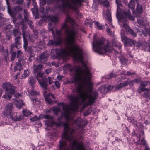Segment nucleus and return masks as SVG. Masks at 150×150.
Listing matches in <instances>:
<instances>
[{
	"label": "nucleus",
	"mask_w": 150,
	"mask_h": 150,
	"mask_svg": "<svg viewBox=\"0 0 150 150\" xmlns=\"http://www.w3.org/2000/svg\"><path fill=\"white\" fill-rule=\"evenodd\" d=\"M67 120V122L64 124V132L62 136V139L59 141V148L60 150H85V147L82 142H78L74 140L71 143L69 147L67 145L66 140H71L72 137L71 135L74 129L70 131L68 120L71 118L70 116H65Z\"/></svg>",
	"instance_id": "f257e3e1"
},
{
	"label": "nucleus",
	"mask_w": 150,
	"mask_h": 150,
	"mask_svg": "<svg viewBox=\"0 0 150 150\" xmlns=\"http://www.w3.org/2000/svg\"><path fill=\"white\" fill-rule=\"evenodd\" d=\"M96 36L94 34L93 36V49L95 51L100 54H103L107 52H111L114 50L116 53H118L115 50H114L113 47H117L118 49L120 48L121 45L119 42L115 40H113L112 41H108L107 43L104 45V40L100 39L96 41Z\"/></svg>",
	"instance_id": "f03ea898"
},
{
	"label": "nucleus",
	"mask_w": 150,
	"mask_h": 150,
	"mask_svg": "<svg viewBox=\"0 0 150 150\" xmlns=\"http://www.w3.org/2000/svg\"><path fill=\"white\" fill-rule=\"evenodd\" d=\"M115 1L117 4L116 16L119 20V24L120 26L124 28L127 32L129 33L132 36L136 37V33L125 23V21L126 20H124V19L121 17V16L123 14L126 18L132 21L134 20V17L131 15L129 10H128L127 11L124 12L123 7L120 3L121 0H115Z\"/></svg>",
	"instance_id": "7ed1b4c3"
},
{
	"label": "nucleus",
	"mask_w": 150,
	"mask_h": 150,
	"mask_svg": "<svg viewBox=\"0 0 150 150\" xmlns=\"http://www.w3.org/2000/svg\"><path fill=\"white\" fill-rule=\"evenodd\" d=\"M62 3L61 6H59L58 8L61 10L65 12L67 8H71L74 9L76 8V6L80 3V0H60Z\"/></svg>",
	"instance_id": "20e7f679"
},
{
	"label": "nucleus",
	"mask_w": 150,
	"mask_h": 150,
	"mask_svg": "<svg viewBox=\"0 0 150 150\" xmlns=\"http://www.w3.org/2000/svg\"><path fill=\"white\" fill-rule=\"evenodd\" d=\"M3 89L6 90L5 94L3 95L4 98L6 99L10 100L12 95L14 93L15 88L10 83H4L2 85Z\"/></svg>",
	"instance_id": "39448f33"
},
{
	"label": "nucleus",
	"mask_w": 150,
	"mask_h": 150,
	"mask_svg": "<svg viewBox=\"0 0 150 150\" xmlns=\"http://www.w3.org/2000/svg\"><path fill=\"white\" fill-rule=\"evenodd\" d=\"M48 29L49 31H51L53 36L54 40H49L48 43V45H49L56 46L59 45L61 42V39L59 37L58 39L56 36L54 35V31L52 29V25L51 23L49 24Z\"/></svg>",
	"instance_id": "423d86ee"
},
{
	"label": "nucleus",
	"mask_w": 150,
	"mask_h": 150,
	"mask_svg": "<svg viewBox=\"0 0 150 150\" xmlns=\"http://www.w3.org/2000/svg\"><path fill=\"white\" fill-rule=\"evenodd\" d=\"M149 84H150L149 81L142 82L140 83V88L138 90L139 93H140L141 91H147V92H144L143 95L144 97L146 98H149L150 97L149 93H150V89L145 88Z\"/></svg>",
	"instance_id": "0eeeda50"
},
{
	"label": "nucleus",
	"mask_w": 150,
	"mask_h": 150,
	"mask_svg": "<svg viewBox=\"0 0 150 150\" xmlns=\"http://www.w3.org/2000/svg\"><path fill=\"white\" fill-rule=\"evenodd\" d=\"M137 79H136L130 82H129L127 81H121L118 85L116 86L115 89L116 90H119L121 89L122 87L127 86L129 84L130 86H132L134 83V81H135L136 82H137Z\"/></svg>",
	"instance_id": "6e6552de"
},
{
	"label": "nucleus",
	"mask_w": 150,
	"mask_h": 150,
	"mask_svg": "<svg viewBox=\"0 0 150 150\" xmlns=\"http://www.w3.org/2000/svg\"><path fill=\"white\" fill-rule=\"evenodd\" d=\"M122 40L125 46H131L134 44V41L125 36L122 32L121 33Z\"/></svg>",
	"instance_id": "1a4fd4ad"
},
{
	"label": "nucleus",
	"mask_w": 150,
	"mask_h": 150,
	"mask_svg": "<svg viewBox=\"0 0 150 150\" xmlns=\"http://www.w3.org/2000/svg\"><path fill=\"white\" fill-rule=\"evenodd\" d=\"M43 117L49 120H46L45 121V124L47 126H50L53 125L55 124L53 120V117L52 116L49 115H42Z\"/></svg>",
	"instance_id": "9d476101"
},
{
	"label": "nucleus",
	"mask_w": 150,
	"mask_h": 150,
	"mask_svg": "<svg viewBox=\"0 0 150 150\" xmlns=\"http://www.w3.org/2000/svg\"><path fill=\"white\" fill-rule=\"evenodd\" d=\"M108 14H106L104 12V11H103V16L108 20L109 25L113 28L114 26L112 25V19L111 18V13L109 11H108Z\"/></svg>",
	"instance_id": "9b49d317"
},
{
	"label": "nucleus",
	"mask_w": 150,
	"mask_h": 150,
	"mask_svg": "<svg viewBox=\"0 0 150 150\" xmlns=\"http://www.w3.org/2000/svg\"><path fill=\"white\" fill-rule=\"evenodd\" d=\"M8 116H9L10 118L14 121H20L23 118L22 116L19 115L18 116L16 113H14L13 114L11 113Z\"/></svg>",
	"instance_id": "f8f14e48"
},
{
	"label": "nucleus",
	"mask_w": 150,
	"mask_h": 150,
	"mask_svg": "<svg viewBox=\"0 0 150 150\" xmlns=\"http://www.w3.org/2000/svg\"><path fill=\"white\" fill-rule=\"evenodd\" d=\"M39 84L41 87L44 89H46L47 88L48 84L47 80L45 79L38 81Z\"/></svg>",
	"instance_id": "ddd939ff"
},
{
	"label": "nucleus",
	"mask_w": 150,
	"mask_h": 150,
	"mask_svg": "<svg viewBox=\"0 0 150 150\" xmlns=\"http://www.w3.org/2000/svg\"><path fill=\"white\" fill-rule=\"evenodd\" d=\"M13 109V106L11 103L8 104L5 108V112L8 116L11 113L12 110Z\"/></svg>",
	"instance_id": "4468645a"
},
{
	"label": "nucleus",
	"mask_w": 150,
	"mask_h": 150,
	"mask_svg": "<svg viewBox=\"0 0 150 150\" xmlns=\"http://www.w3.org/2000/svg\"><path fill=\"white\" fill-rule=\"evenodd\" d=\"M102 2L103 5L107 9V11L106 13L104 11V12L106 14H108V11H109L111 13V7L109 5V2L108 1V0H104V1H102Z\"/></svg>",
	"instance_id": "2eb2a0df"
},
{
	"label": "nucleus",
	"mask_w": 150,
	"mask_h": 150,
	"mask_svg": "<svg viewBox=\"0 0 150 150\" xmlns=\"http://www.w3.org/2000/svg\"><path fill=\"white\" fill-rule=\"evenodd\" d=\"M21 38L20 36H17V37H15V42L14 44H11V47L13 48L14 47H15L17 48H18V45H19L21 43L20 41V39Z\"/></svg>",
	"instance_id": "dca6fc26"
},
{
	"label": "nucleus",
	"mask_w": 150,
	"mask_h": 150,
	"mask_svg": "<svg viewBox=\"0 0 150 150\" xmlns=\"http://www.w3.org/2000/svg\"><path fill=\"white\" fill-rule=\"evenodd\" d=\"M48 56V54H47L46 52H43L40 56V61L42 62H43L47 60Z\"/></svg>",
	"instance_id": "f3484780"
},
{
	"label": "nucleus",
	"mask_w": 150,
	"mask_h": 150,
	"mask_svg": "<svg viewBox=\"0 0 150 150\" xmlns=\"http://www.w3.org/2000/svg\"><path fill=\"white\" fill-rule=\"evenodd\" d=\"M82 123V119L79 117H78L74 121L73 124L74 125L77 126L78 127H81Z\"/></svg>",
	"instance_id": "a211bd4d"
},
{
	"label": "nucleus",
	"mask_w": 150,
	"mask_h": 150,
	"mask_svg": "<svg viewBox=\"0 0 150 150\" xmlns=\"http://www.w3.org/2000/svg\"><path fill=\"white\" fill-rule=\"evenodd\" d=\"M13 103H14L16 107L19 108H20L23 105V103L22 100H19V101L14 99L13 100Z\"/></svg>",
	"instance_id": "6ab92c4d"
},
{
	"label": "nucleus",
	"mask_w": 150,
	"mask_h": 150,
	"mask_svg": "<svg viewBox=\"0 0 150 150\" xmlns=\"http://www.w3.org/2000/svg\"><path fill=\"white\" fill-rule=\"evenodd\" d=\"M43 67L42 66L41 64L38 65H34L33 67V71L36 73L38 71L41 69Z\"/></svg>",
	"instance_id": "aec40b11"
},
{
	"label": "nucleus",
	"mask_w": 150,
	"mask_h": 150,
	"mask_svg": "<svg viewBox=\"0 0 150 150\" xmlns=\"http://www.w3.org/2000/svg\"><path fill=\"white\" fill-rule=\"evenodd\" d=\"M137 21L138 23L139 24V26L141 28H145V26L147 25V24L145 23V21H143L142 20V19L141 20H140L139 19V17H138L137 18Z\"/></svg>",
	"instance_id": "412c9836"
},
{
	"label": "nucleus",
	"mask_w": 150,
	"mask_h": 150,
	"mask_svg": "<svg viewBox=\"0 0 150 150\" xmlns=\"http://www.w3.org/2000/svg\"><path fill=\"white\" fill-rule=\"evenodd\" d=\"M22 65L19 62H17L14 67V70L15 71H16L17 70H21L22 69Z\"/></svg>",
	"instance_id": "4be33fe9"
},
{
	"label": "nucleus",
	"mask_w": 150,
	"mask_h": 150,
	"mask_svg": "<svg viewBox=\"0 0 150 150\" xmlns=\"http://www.w3.org/2000/svg\"><path fill=\"white\" fill-rule=\"evenodd\" d=\"M28 92L29 94V96H34L38 95L39 94V93L38 92L35 91H34L33 89H32L31 90H28Z\"/></svg>",
	"instance_id": "5701e85b"
},
{
	"label": "nucleus",
	"mask_w": 150,
	"mask_h": 150,
	"mask_svg": "<svg viewBox=\"0 0 150 150\" xmlns=\"http://www.w3.org/2000/svg\"><path fill=\"white\" fill-rule=\"evenodd\" d=\"M93 22L95 25V27L98 29L101 30L104 28V26L99 23L97 21H94Z\"/></svg>",
	"instance_id": "b1692460"
},
{
	"label": "nucleus",
	"mask_w": 150,
	"mask_h": 150,
	"mask_svg": "<svg viewBox=\"0 0 150 150\" xmlns=\"http://www.w3.org/2000/svg\"><path fill=\"white\" fill-rule=\"evenodd\" d=\"M43 72H42L41 71H40L39 72L37 75L36 76V78L37 79L38 81L40 80H41V79H44L43 78V75L44 74Z\"/></svg>",
	"instance_id": "393cba45"
},
{
	"label": "nucleus",
	"mask_w": 150,
	"mask_h": 150,
	"mask_svg": "<svg viewBox=\"0 0 150 150\" xmlns=\"http://www.w3.org/2000/svg\"><path fill=\"white\" fill-rule=\"evenodd\" d=\"M108 88H107V87L105 86H102L99 89L102 93H105L108 91Z\"/></svg>",
	"instance_id": "a878e982"
},
{
	"label": "nucleus",
	"mask_w": 150,
	"mask_h": 150,
	"mask_svg": "<svg viewBox=\"0 0 150 150\" xmlns=\"http://www.w3.org/2000/svg\"><path fill=\"white\" fill-rule=\"evenodd\" d=\"M136 10L139 13H142V5L139 4V3H138L136 7Z\"/></svg>",
	"instance_id": "bb28decb"
},
{
	"label": "nucleus",
	"mask_w": 150,
	"mask_h": 150,
	"mask_svg": "<svg viewBox=\"0 0 150 150\" xmlns=\"http://www.w3.org/2000/svg\"><path fill=\"white\" fill-rule=\"evenodd\" d=\"M143 49L145 51L150 52V45L147 43H144V45H142Z\"/></svg>",
	"instance_id": "cd10ccee"
},
{
	"label": "nucleus",
	"mask_w": 150,
	"mask_h": 150,
	"mask_svg": "<svg viewBox=\"0 0 150 150\" xmlns=\"http://www.w3.org/2000/svg\"><path fill=\"white\" fill-rule=\"evenodd\" d=\"M135 4L134 1L131 0L128 5L129 8H131L132 10L134 9Z\"/></svg>",
	"instance_id": "c85d7f7f"
},
{
	"label": "nucleus",
	"mask_w": 150,
	"mask_h": 150,
	"mask_svg": "<svg viewBox=\"0 0 150 150\" xmlns=\"http://www.w3.org/2000/svg\"><path fill=\"white\" fill-rule=\"evenodd\" d=\"M93 21L91 19H86L84 22L85 25L87 26L91 27Z\"/></svg>",
	"instance_id": "c756f323"
},
{
	"label": "nucleus",
	"mask_w": 150,
	"mask_h": 150,
	"mask_svg": "<svg viewBox=\"0 0 150 150\" xmlns=\"http://www.w3.org/2000/svg\"><path fill=\"white\" fill-rule=\"evenodd\" d=\"M23 115L25 116H28L32 113L29 110H24L22 111Z\"/></svg>",
	"instance_id": "7c9ffc66"
},
{
	"label": "nucleus",
	"mask_w": 150,
	"mask_h": 150,
	"mask_svg": "<svg viewBox=\"0 0 150 150\" xmlns=\"http://www.w3.org/2000/svg\"><path fill=\"white\" fill-rule=\"evenodd\" d=\"M117 74H114L113 73H111L109 76H105L104 78L105 79H110L112 78L115 77Z\"/></svg>",
	"instance_id": "2f4dec72"
},
{
	"label": "nucleus",
	"mask_w": 150,
	"mask_h": 150,
	"mask_svg": "<svg viewBox=\"0 0 150 150\" xmlns=\"http://www.w3.org/2000/svg\"><path fill=\"white\" fill-rule=\"evenodd\" d=\"M142 31L143 34L144 36H145L146 35V34L145 32H146L147 33H148L149 36H150V29H145V28L144 30L142 29L141 30Z\"/></svg>",
	"instance_id": "473e14b6"
},
{
	"label": "nucleus",
	"mask_w": 150,
	"mask_h": 150,
	"mask_svg": "<svg viewBox=\"0 0 150 150\" xmlns=\"http://www.w3.org/2000/svg\"><path fill=\"white\" fill-rule=\"evenodd\" d=\"M35 82V80L33 77H30L29 79V83L32 86Z\"/></svg>",
	"instance_id": "72a5a7b5"
},
{
	"label": "nucleus",
	"mask_w": 150,
	"mask_h": 150,
	"mask_svg": "<svg viewBox=\"0 0 150 150\" xmlns=\"http://www.w3.org/2000/svg\"><path fill=\"white\" fill-rule=\"evenodd\" d=\"M30 73V71L29 70L27 69L26 70H24L23 75L24 77L25 78L28 76Z\"/></svg>",
	"instance_id": "f704fd0d"
},
{
	"label": "nucleus",
	"mask_w": 150,
	"mask_h": 150,
	"mask_svg": "<svg viewBox=\"0 0 150 150\" xmlns=\"http://www.w3.org/2000/svg\"><path fill=\"white\" fill-rule=\"evenodd\" d=\"M119 59L122 64H124L127 62V60L123 57H120Z\"/></svg>",
	"instance_id": "c9c22d12"
},
{
	"label": "nucleus",
	"mask_w": 150,
	"mask_h": 150,
	"mask_svg": "<svg viewBox=\"0 0 150 150\" xmlns=\"http://www.w3.org/2000/svg\"><path fill=\"white\" fill-rule=\"evenodd\" d=\"M23 38L24 41V45L23 47L24 49L25 50L26 48L27 47L28 45L27 41L26 39L25 38V37L24 35H23Z\"/></svg>",
	"instance_id": "e433bc0d"
},
{
	"label": "nucleus",
	"mask_w": 150,
	"mask_h": 150,
	"mask_svg": "<svg viewBox=\"0 0 150 150\" xmlns=\"http://www.w3.org/2000/svg\"><path fill=\"white\" fill-rule=\"evenodd\" d=\"M13 33L14 34L15 37L20 36V35H21V33L20 32L17 30H14L13 31Z\"/></svg>",
	"instance_id": "4c0bfd02"
},
{
	"label": "nucleus",
	"mask_w": 150,
	"mask_h": 150,
	"mask_svg": "<svg viewBox=\"0 0 150 150\" xmlns=\"http://www.w3.org/2000/svg\"><path fill=\"white\" fill-rule=\"evenodd\" d=\"M12 1L13 3L19 4H22L23 2V0H12Z\"/></svg>",
	"instance_id": "58836bf2"
},
{
	"label": "nucleus",
	"mask_w": 150,
	"mask_h": 150,
	"mask_svg": "<svg viewBox=\"0 0 150 150\" xmlns=\"http://www.w3.org/2000/svg\"><path fill=\"white\" fill-rule=\"evenodd\" d=\"M50 19L51 21L57 22V18L54 16H50Z\"/></svg>",
	"instance_id": "ea45409f"
},
{
	"label": "nucleus",
	"mask_w": 150,
	"mask_h": 150,
	"mask_svg": "<svg viewBox=\"0 0 150 150\" xmlns=\"http://www.w3.org/2000/svg\"><path fill=\"white\" fill-rule=\"evenodd\" d=\"M22 10V8H21L19 6H17L15 8V11L14 12H15L16 13H17L19 12L20 11H21Z\"/></svg>",
	"instance_id": "a19ab883"
},
{
	"label": "nucleus",
	"mask_w": 150,
	"mask_h": 150,
	"mask_svg": "<svg viewBox=\"0 0 150 150\" xmlns=\"http://www.w3.org/2000/svg\"><path fill=\"white\" fill-rule=\"evenodd\" d=\"M45 100L49 104H51L52 103V100L48 97L45 98Z\"/></svg>",
	"instance_id": "79ce46f5"
},
{
	"label": "nucleus",
	"mask_w": 150,
	"mask_h": 150,
	"mask_svg": "<svg viewBox=\"0 0 150 150\" xmlns=\"http://www.w3.org/2000/svg\"><path fill=\"white\" fill-rule=\"evenodd\" d=\"M23 53L21 50H19L17 52V57L21 58L22 56Z\"/></svg>",
	"instance_id": "37998d69"
},
{
	"label": "nucleus",
	"mask_w": 150,
	"mask_h": 150,
	"mask_svg": "<svg viewBox=\"0 0 150 150\" xmlns=\"http://www.w3.org/2000/svg\"><path fill=\"white\" fill-rule=\"evenodd\" d=\"M53 111L56 114H57L58 112L60 110L59 109V108L56 107H54L53 109Z\"/></svg>",
	"instance_id": "c03bdc74"
},
{
	"label": "nucleus",
	"mask_w": 150,
	"mask_h": 150,
	"mask_svg": "<svg viewBox=\"0 0 150 150\" xmlns=\"http://www.w3.org/2000/svg\"><path fill=\"white\" fill-rule=\"evenodd\" d=\"M30 119L31 121L33 122L37 120L38 119V118L36 116H35L34 117L30 118Z\"/></svg>",
	"instance_id": "a18cd8bd"
},
{
	"label": "nucleus",
	"mask_w": 150,
	"mask_h": 150,
	"mask_svg": "<svg viewBox=\"0 0 150 150\" xmlns=\"http://www.w3.org/2000/svg\"><path fill=\"white\" fill-rule=\"evenodd\" d=\"M56 35H54L58 39V38L59 37L60 38V35L61 32L60 31L56 30Z\"/></svg>",
	"instance_id": "49530a36"
},
{
	"label": "nucleus",
	"mask_w": 150,
	"mask_h": 150,
	"mask_svg": "<svg viewBox=\"0 0 150 150\" xmlns=\"http://www.w3.org/2000/svg\"><path fill=\"white\" fill-rule=\"evenodd\" d=\"M144 43L142 44L139 41L137 42V46L138 47H142V48L143 49V46L142 45H144Z\"/></svg>",
	"instance_id": "de8ad7c7"
},
{
	"label": "nucleus",
	"mask_w": 150,
	"mask_h": 150,
	"mask_svg": "<svg viewBox=\"0 0 150 150\" xmlns=\"http://www.w3.org/2000/svg\"><path fill=\"white\" fill-rule=\"evenodd\" d=\"M33 47H29L28 48V49L27 51L28 52H29L30 53H32L33 52Z\"/></svg>",
	"instance_id": "09e8293b"
},
{
	"label": "nucleus",
	"mask_w": 150,
	"mask_h": 150,
	"mask_svg": "<svg viewBox=\"0 0 150 150\" xmlns=\"http://www.w3.org/2000/svg\"><path fill=\"white\" fill-rule=\"evenodd\" d=\"M55 85L57 87V88H59L60 86V83L56 81L54 82Z\"/></svg>",
	"instance_id": "8fccbe9b"
},
{
	"label": "nucleus",
	"mask_w": 150,
	"mask_h": 150,
	"mask_svg": "<svg viewBox=\"0 0 150 150\" xmlns=\"http://www.w3.org/2000/svg\"><path fill=\"white\" fill-rule=\"evenodd\" d=\"M63 78V76L62 75H58L57 76V79L59 81H61L62 78Z\"/></svg>",
	"instance_id": "3c124183"
},
{
	"label": "nucleus",
	"mask_w": 150,
	"mask_h": 150,
	"mask_svg": "<svg viewBox=\"0 0 150 150\" xmlns=\"http://www.w3.org/2000/svg\"><path fill=\"white\" fill-rule=\"evenodd\" d=\"M48 81H49V83L50 84H51L53 83V79L51 77H48Z\"/></svg>",
	"instance_id": "603ef678"
},
{
	"label": "nucleus",
	"mask_w": 150,
	"mask_h": 150,
	"mask_svg": "<svg viewBox=\"0 0 150 150\" xmlns=\"http://www.w3.org/2000/svg\"><path fill=\"white\" fill-rule=\"evenodd\" d=\"M106 29L107 30V32L108 33V34L109 35H111V33H112L111 31L109 29V28L108 27H106Z\"/></svg>",
	"instance_id": "864d4df0"
},
{
	"label": "nucleus",
	"mask_w": 150,
	"mask_h": 150,
	"mask_svg": "<svg viewBox=\"0 0 150 150\" xmlns=\"http://www.w3.org/2000/svg\"><path fill=\"white\" fill-rule=\"evenodd\" d=\"M140 143L141 144L144 145L146 144V142L145 140L143 139L141 140V143Z\"/></svg>",
	"instance_id": "5fc2aeb1"
},
{
	"label": "nucleus",
	"mask_w": 150,
	"mask_h": 150,
	"mask_svg": "<svg viewBox=\"0 0 150 150\" xmlns=\"http://www.w3.org/2000/svg\"><path fill=\"white\" fill-rule=\"evenodd\" d=\"M51 70H52V69H46L45 70V72L47 74H48L50 72Z\"/></svg>",
	"instance_id": "6e6d98bb"
},
{
	"label": "nucleus",
	"mask_w": 150,
	"mask_h": 150,
	"mask_svg": "<svg viewBox=\"0 0 150 150\" xmlns=\"http://www.w3.org/2000/svg\"><path fill=\"white\" fill-rule=\"evenodd\" d=\"M49 96H51L52 97V98L54 99H55V97L54 95L50 93L48 95Z\"/></svg>",
	"instance_id": "4d7b16f0"
},
{
	"label": "nucleus",
	"mask_w": 150,
	"mask_h": 150,
	"mask_svg": "<svg viewBox=\"0 0 150 150\" xmlns=\"http://www.w3.org/2000/svg\"><path fill=\"white\" fill-rule=\"evenodd\" d=\"M19 75V73H18L15 76V80H17V79L18 78V76Z\"/></svg>",
	"instance_id": "13d9d810"
},
{
	"label": "nucleus",
	"mask_w": 150,
	"mask_h": 150,
	"mask_svg": "<svg viewBox=\"0 0 150 150\" xmlns=\"http://www.w3.org/2000/svg\"><path fill=\"white\" fill-rule=\"evenodd\" d=\"M24 13L25 16H26L28 15V13L27 12V10L26 9H24Z\"/></svg>",
	"instance_id": "bf43d9fd"
},
{
	"label": "nucleus",
	"mask_w": 150,
	"mask_h": 150,
	"mask_svg": "<svg viewBox=\"0 0 150 150\" xmlns=\"http://www.w3.org/2000/svg\"><path fill=\"white\" fill-rule=\"evenodd\" d=\"M107 88H108V91H109L112 88V86H108L107 87H106Z\"/></svg>",
	"instance_id": "052dcab7"
},
{
	"label": "nucleus",
	"mask_w": 150,
	"mask_h": 150,
	"mask_svg": "<svg viewBox=\"0 0 150 150\" xmlns=\"http://www.w3.org/2000/svg\"><path fill=\"white\" fill-rule=\"evenodd\" d=\"M16 54V52H14L12 53L11 56L13 57H15Z\"/></svg>",
	"instance_id": "680f3d73"
},
{
	"label": "nucleus",
	"mask_w": 150,
	"mask_h": 150,
	"mask_svg": "<svg viewBox=\"0 0 150 150\" xmlns=\"http://www.w3.org/2000/svg\"><path fill=\"white\" fill-rule=\"evenodd\" d=\"M40 9L41 10L40 12H42V13H43V10H44V8L43 7H41L40 8Z\"/></svg>",
	"instance_id": "e2e57ef3"
},
{
	"label": "nucleus",
	"mask_w": 150,
	"mask_h": 150,
	"mask_svg": "<svg viewBox=\"0 0 150 150\" xmlns=\"http://www.w3.org/2000/svg\"><path fill=\"white\" fill-rule=\"evenodd\" d=\"M145 150H150V149L148 147H146L145 148Z\"/></svg>",
	"instance_id": "0e129e2a"
},
{
	"label": "nucleus",
	"mask_w": 150,
	"mask_h": 150,
	"mask_svg": "<svg viewBox=\"0 0 150 150\" xmlns=\"http://www.w3.org/2000/svg\"><path fill=\"white\" fill-rule=\"evenodd\" d=\"M131 73L129 72H127V74H126V75H131Z\"/></svg>",
	"instance_id": "69168bd1"
},
{
	"label": "nucleus",
	"mask_w": 150,
	"mask_h": 150,
	"mask_svg": "<svg viewBox=\"0 0 150 150\" xmlns=\"http://www.w3.org/2000/svg\"><path fill=\"white\" fill-rule=\"evenodd\" d=\"M14 58L15 57H13L11 56V60L12 61H13L14 59Z\"/></svg>",
	"instance_id": "338daca9"
},
{
	"label": "nucleus",
	"mask_w": 150,
	"mask_h": 150,
	"mask_svg": "<svg viewBox=\"0 0 150 150\" xmlns=\"http://www.w3.org/2000/svg\"><path fill=\"white\" fill-rule=\"evenodd\" d=\"M2 90H1V89H0V97L2 95Z\"/></svg>",
	"instance_id": "774afa93"
}]
</instances>
